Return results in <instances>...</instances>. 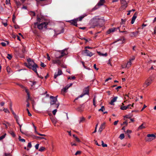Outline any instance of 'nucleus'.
I'll use <instances>...</instances> for the list:
<instances>
[{
	"instance_id": "57",
	"label": "nucleus",
	"mask_w": 156,
	"mask_h": 156,
	"mask_svg": "<svg viewBox=\"0 0 156 156\" xmlns=\"http://www.w3.org/2000/svg\"><path fill=\"white\" fill-rule=\"evenodd\" d=\"M132 132V131L131 130H127L126 131V133L128 134H130Z\"/></svg>"
},
{
	"instance_id": "19",
	"label": "nucleus",
	"mask_w": 156,
	"mask_h": 156,
	"mask_svg": "<svg viewBox=\"0 0 156 156\" xmlns=\"http://www.w3.org/2000/svg\"><path fill=\"white\" fill-rule=\"evenodd\" d=\"M118 98L117 97H114L111 101L110 104L112 105H114V103L116 101L117 99Z\"/></svg>"
},
{
	"instance_id": "44",
	"label": "nucleus",
	"mask_w": 156,
	"mask_h": 156,
	"mask_svg": "<svg viewBox=\"0 0 156 156\" xmlns=\"http://www.w3.org/2000/svg\"><path fill=\"white\" fill-rule=\"evenodd\" d=\"M101 145L103 147H107V145L106 144H104L103 141L102 140L101 141Z\"/></svg>"
},
{
	"instance_id": "1",
	"label": "nucleus",
	"mask_w": 156,
	"mask_h": 156,
	"mask_svg": "<svg viewBox=\"0 0 156 156\" xmlns=\"http://www.w3.org/2000/svg\"><path fill=\"white\" fill-rule=\"evenodd\" d=\"M27 61L28 63H25V66L28 68L32 69L38 75L37 69L39 68L38 66L30 58L27 59Z\"/></svg>"
},
{
	"instance_id": "50",
	"label": "nucleus",
	"mask_w": 156,
	"mask_h": 156,
	"mask_svg": "<svg viewBox=\"0 0 156 156\" xmlns=\"http://www.w3.org/2000/svg\"><path fill=\"white\" fill-rule=\"evenodd\" d=\"M81 151H76V152L75 153V155H77L78 154H81Z\"/></svg>"
},
{
	"instance_id": "5",
	"label": "nucleus",
	"mask_w": 156,
	"mask_h": 156,
	"mask_svg": "<svg viewBox=\"0 0 156 156\" xmlns=\"http://www.w3.org/2000/svg\"><path fill=\"white\" fill-rule=\"evenodd\" d=\"M57 96H56L55 97H54L52 96H51L50 97L51 99V105H53L55 104L57 108H58L59 105V104L58 103H56L57 101Z\"/></svg>"
},
{
	"instance_id": "3",
	"label": "nucleus",
	"mask_w": 156,
	"mask_h": 156,
	"mask_svg": "<svg viewBox=\"0 0 156 156\" xmlns=\"http://www.w3.org/2000/svg\"><path fill=\"white\" fill-rule=\"evenodd\" d=\"M48 24V23L47 22H43L41 23H38V22L34 23L35 28L37 27L38 29L40 30H42L43 28L47 29V26Z\"/></svg>"
},
{
	"instance_id": "62",
	"label": "nucleus",
	"mask_w": 156,
	"mask_h": 156,
	"mask_svg": "<svg viewBox=\"0 0 156 156\" xmlns=\"http://www.w3.org/2000/svg\"><path fill=\"white\" fill-rule=\"evenodd\" d=\"M94 68L96 69L97 70H98V68H97L96 67V64H94Z\"/></svg>"
},
{
	"instance_id": "24",
	"label": "nucleus",
	"mask_w": 156,
	"mask_h": 156,
	"mask_svg": "<svg viewBox=\"0 0 156 156\" xmlns=\"http://www.w3.org/2000/svg\"><path fill=\"white\" fill-rule=\"evenodd\" d=\"M131 64H132L131 62L130 61H129L126 64L125 67H124L123 66H122V68H125V67H127V68H129L131 66Z\"/></svg>"
},
{
	"instance_id": "11",
	"label": "nucleus",
	"mask_w": 156,
	"mask_h": 156,
	"mask_svg": "<svg viewBox=\"0 0 156 156\" xmlns=\"http://www.w3.org/2000/svg\"><path fill=\"white\" fill-rule=\"evenodd\" d=\"M121 2L122 4L121 8L122 9H124L127 7V3L125 0H121Z\"/></svg>"
},
{
	"instance_id": "46",
	"label": "nucleus",
	"mask_w": 156,
	"mask_h": 156,
	"mask_svg": "<svg viewBox=\"0 0 156 156\" xmlns=\"http://www.w3.org/2000/svg\"><path fill=\"white\" fill-rule=\"evenodd\" d=\"M32 147V145L31 142H30L28 143L27 145V147L29 148H31Z\"/></svg>"
},
{
	"instance_id": "18",
	"label": "nucleus",
	"mask_w": 156,
	"mask_h": 156,
	"mask_svg": "<svg viewBox=\"0 0 156 156\" xmlns=\"http://www.w3.org/2000/svg\"><path fill=\"white\" fill-rule=\"evenodd\" d=\"M87 15L86 14H84L79 17L76 18V19L77 20V21H81L83 19V18L87 16Z\"/></svg>"
},
{
	"instance_id": "32",
	"label": "nucleus",
	"mask_w": 156,
	"mask_h": 156,
	"mask_svg": "<svg viewBox=\"0 0 156 156\" xmlns=\"http://www.w3.org/2000/svg\"><path fill=\"white\" fill-rule=\"evenodd\" d=\"M145 127L143 126V124H142L138 128V130L141 129H143L145 128Z\"/></svg>"
},
{
	"instance_id": "35",
	"label": "nucleus",
	"mask_w": 156,
	"mask_h": 156,
	"mask_svg": "<svg viewBox=\"0 0 156 156\" xmlns=\"http://www.w3.org/2000/svg\"><path fill=\"white\" fill-rule=\"evenodd\" d=\"M125 137V136L124 134H121L120 135V136H119V138L121 140H122Z\"/></svg>"
},
{
	"instance_id": "47",
	"label": "nucleus",
	"mask_w": 156,
	"mask_h": 156,
	"mask_svg": "<svg viewBox=\"0 0 156 156\" xmlns=\"http://www.w3.org/2000/svg\"><path fill=\"white\" fill-rule=\"evenodd\" d=\"M75 79H76V77L74 76H72L71 77H69L68 78V80H69V79L75 80Z\"/></svg>"
},
{
	"instance_id": "22",
	"label": "nucleus",
	"mask_w": 156,
	"mask_h": 156,
	"mask_svg": "<svg viewBox=\"0 0 156 156\" xmlns=\"http://www.w3.org/2000/svg\"><path fill=\"white\" fill-rule=\"evenodd\" d=\"M16 84L17 85L19 86L22 88L24 89L25 90V91L26 92V90H27L28 91V92H29V90L26 87H24L23 85H22L21 84H20V83H16Z\"/></svg>"
},
{
	"instance_id": "26",
	"label": "nucleus",
	"mask_w": 156,
	"mask_h": 156,
	"mask_svg": "<svg viewBox=\"0 0 156 156\" xmlns=\"http://www.w3.org/2000/svg\"><path fill=\"white\" fill-rule=\"evenodd\" d=\"M97 53L101 56H106L107 55V53H105V54H102L100 51H97Z\"/></svg>"
},
{
	"instance_id": "52",
	"label": "nucleus",
	"mask_w": 156,
	"mask_h": 156,
	"mask_svg": "<svg viewBox=\"0 0 156 156\" xmlns=\"http://www.w3.org/2000/svg\"><path fill=\"white\" fill-rule=\"evenodd\" d=\"M46 55H47V59H48V60L49 61L51 59V58H50V57L49 56L48 54L47 53Z\"/></svg>"
},
{
	"instance_id": "23",
	"label": "nucleus",
	"mask_w": 156,
	"mask_h": 156,
	"mask_svg": "<svg viewBox=\"0 0 156 156\" xmlns=\"http://www.w3.org/2000/svg\"><path fill=\"white\" fill-rule=\"evenodd\" d=\"M69 87H68V85L66 86L64 88H63L61 91V93H65L67 92V90L69 88Z\"/></svg>"
},
{
	"instance_id": "12",
	"label": "nucleus",
	"mask_w": 156,
	"mask_h": 156,
	"mask_svg": "<svg viewBox=\"0 0 156 156\" xmlns=\"http://www.w3.org/2000/svg\"><path fill=\"white\" fill-rule=\"evenodd\" d=\"M62 70L58 69V73H55L54 76V78L55 79H56L58 76L62 75Z\"/></svg>"
},
{
	"instance_id": "63",
	"label": "nucleus",
	"mask_w": 156,
	"mask_h": 156,
	"mask_svg": "<svg viewBox=\"0 0 156 156\" xmlns=\"http://www.w3.org/2000/svg\"><path fill=\"white\" fill-rule=\"evenodd\" d=\"M19 140L20 141H21L22 142H25V140L23 139H20Z\"/></svg>"
},
{
	"instance_id": "14",
	"label": "nucleus",
	"mask_w": 156,
	"mask_h": 156,
	"mask_svg": "<svg viewBox=\"0 0 156 156\" xmlns=\"http://www.w3.org/2000/svg\"><path fill=\"white\" fill-rule=\"evenodd\" d=\"M66 51V49H65L61 51H59V52H61V55L59 56L58 57L61 58L65 55H67V52H66V53L65 52Z\"/></svg>"
},
{
	"instance_id": "17",
	"label": "nucleus",
	"mask_w": 156,
	"mask_h": 156,
	"mask_svg": "<svg viewBox=\"0 0 156 156\" xmlns=\"http://www.w3.org/2000/svg\"><path fill=\"white\" fill-rule=\"evenodd\" d=\"M105 122H104L100 126L98 130V132H100V133L102 132V131H103L104 129L105 128Z\"/></svg>"
},
{
	"instance_id": "40",
	"label": "nucleus",
	"mask_w": 156,
	"mask_h": 156,
	"mask_svg": "<svg viewBox=\"0 0 156 156\" xmlns=\"http://www.w3.org/2000/svg\"><path fill=\"white\" fill-rule=\"evenodd\" d=\"M41 20L42 19L41 18L39 17L38 16L37 17V22H38H38L40 23V22H41Z\"/></svg>"
},
{
	"instance_id": "41",
	"label": "nucleus",
	"mask_w": 156,
	"mask_h": 156,
	"mask_svg": "<svg viewBox=\"0 0 156 156\" xmlns=\"http://www.w3.org/2000/svg\"><path fill=\"white\" fill-rule=\"evenodd\" d=\"M3 111L5 113H9V112L8 109L7 108H4Z\"/></svg>"
},
{
	"instance_id": "10",
	"label": "nucleus",
	"mask_w": 156,
	"mask_h": 156,
	"mask_svg": "<svg viewBox=\"0 0 156 156\" xmlns=\"http://www.w3.org/2000/svg\"><path fill=\"white\" fill-rule=\"evenodd\" d=\"M26 93L27 94V98L26 101L27 102V107H29V100L30 99V94L29 92H28L27 90H26Z\"/></svg>"
},
{
	"instance_id": "48",
	"label": "nucleus",
	"mask_w": 156,
	"mask_h": 156,
	"mask_svg": "<svg viewBox=\"0 0 156 156\" xmlns=\"http://www.w3.org/2000/svg\"><path fill=\"white\" fill-rule=\"evenodd\" d=\"M41 67L43 68H44L46 66V65H44V63L42 62H41Z\"/></svg>"
},
{
	"instance_id": "6",
	"label": "nucleus",
	"mask_w": 156,
	"mask_h": 156,
	"mask_svg": "<svg viewBox=\"0 0 156 156\" xmlns=\"http://www.w3.org/2000/svg\"><path fill=\"white\" fill-rule=\"evenodd\" d=\"M120 27H118L117 28H113L109 29L107 32V33L108 34H110L111 33L115 31H116L118 29L119 30V32L120 33H124L125 34L128 33V32L126 31H120L119 29Z\"/></svg>"
},
{
	"instance_id": "60",
	"label": "nucleus",
	"mask_w": 156,
	"mask_h": 156,
	"mask_svg": "<svg viewBox=\"0 0 156 156\" xmlns=\"http://www.w3.org/2000/svg\"><path fill=\"white\" fill-rule=\"evenodd\" d=\"M94 141H95V144L97 145H98V146H101V145H100L98 143L97 141L96 140H94Z\"/></svg>"
},
{
	"instance_id": "30",
	"label": "nucleus",
	"mask_w": 156,
	"mask_h": 156,
	"mask_svg": "<svg viewBox=\"0 0 156 156\" xmlns=\"http://www.w3.org/2000/svg\"><path fill=\"white\" fill-rule=\"evenodd\" d=\"M45 148L44 147H40L39 149V151L41 152H42L45 150Z\"/></svg>"
},
{
	"instance_id": "64",
	"label": "nucleus",
	"mask_w": 156,
	"mask_h": 156,
	"mask_svg": "<svg viewBox=\"0 0 156 156\" xmlns=\"http://www.w3.org/2000/svg\"><path fill=\"white\" fill-rule=\"evenodd\" d=\"M10 0H6L5 3L6 4H8L10 3Z\"/></svg>"
},
{
	"instance_id": "20",
	"label": "nucleus",
	"mask_w": 156,
	"mask_h": 156,
	"mask_svg": "<svg viewBox=\"0 0 156 156\" xmlns=\"http://www.w3.org/2000/svg\"><path fill=\"white\" fill-rule=\"evenodd\" d=\"M136 17H137V14H136V13H135L132 18V20H131V23L132 24H133L134 23L135 19L136 18Z\"/></svg>"
},
{
	"instance_id": "55",
	"label": "nucleus",
	"mask_w": 156,
	"mask_h": 156,
	"mask_svg": "<svg viewBox=\"0 0 156 156\" xmlns=\"http://www.w3.org/2000/svg\"><path fill=\"white\" fill-rule=\"evenodd\" d=\"M75 138L76 139V140L78 142H80V139H79V138L77 136H76L75 137Z\"/></svg>"
},
{
	"instance_id": "16",
	"label": "nucleus",
	"mask_w": 156,
	"mask_h": 156,
	"mask_svg": "<svg viewBox=\"0 0 156 156\" xmlns=\"http://www.w3.org/2000/svg\"><path fill=\"white\" fill-rule=\"evenodd\" d=\"M84 52L86 54V55L87 56L91 57L93 55V54L92 52L87 49H85L84 51Z\"/></svg>"
},
{
	"instance_id": "34",
	"label": "nucleus",
	"mask_w": 156,
	"mask_h": 156,
	"mask_svg": "<svg viewBox=\"0 0 156 156\" xmlns=\"http://www.w3.org/2000/svg\"><path fill=\"white\" fill-rule=\"evenodd\" d=\"M51 119L52 122L53 124L55 126V125L57 122L56 121L54 118H52Z\"/></svg>"
},
{
	"instance_id": "45",
	"label": "nucleus",
	"mask_w": 156,
	"mask_h": 156,
	"mask_svg": "<svg viewBox=\"0 0 156 156\" xmlns=\"http://www.w3.org/2000/svg\"><path fill=\"white\" fill-rule=\"evenodd\" d=\"M30 14L31 16H35V13L33 11H31L30 12Z\"/></svg>"
},
{
	"instance_id": "4",
	"label": "nucleus",
	"mask_w": 156,
	"mask_h": 156,
	"mask_svg": "<svg viewBox=\"0 0 156 156\" xmlns=\"http://www.w3.org/2000/svg\"><path fill=\"white\" fill-rule=\"evenodd\" d=\"M60 58L57 56L55 59H52V63L53 64H56L58 66H61L63 67V65L62 64V60L59 59Z\"/></svg>"
},
{
	"instance_id": "31",
	"label": "nucleus",
	"mask_w": 156,
	"mask_h": 156,
	"mask_svg": "<svg viewBox=\"0 0 156 156\" xmlns=\"http://www.w3.org/2000/svg\"><path fill=\"white\" fill-rule=\"evenodd\" d=\"M96 96H94L93 99V104L94 106L95 107H96V104H95V101L96 99Z\"/></svg>"
},
{
	"instance_id": "2",
	"label": "nucleus",
	"mask_w": 156,
	"mask_h": 156,
	"mask_svg": "<svg viewBox=\"0 0 156 156\" xmlns=\"http://www.w3.org/2000/svg\"><path fill=\"white\" fill-rule=\"evenodd\" d=\"M102 22L103 21L102 19L94 18L90 20V28H94L95 27L100 25Z\"/></svg>"
},
{
	"instance_id": "42",
	"label": "nucleus",
	"mask_w": 156,
	"mask_h": 156,
	"mask_svg": "<svg viewBox=\"0 0 156 156\" xmlns=\"http://www.w3.org/2000/svg\"><path fill=\"white\" fill-rule=\"evenodd\" d=\"M6 134L5 133L3 135H2V136H0V140H2L4 138H5L6 136Z\"/></svg>"
},
{
	"instance_id": "28",
	"label": "nucleus",
	"mask_w": 156,
	"mask_h": 156,
	"mask_svg": "<svg viewBox=\"0 0 156 156\" xmlns=\"http://www.w3.org/2000/svg\"><path fill=\"white\" fill-rule=\"evenodd\" d=\"M10 109L12 112V114L14 115H16V114L13 111V109H12V104L11 103L10 104Z\"/></svg>"
},
{
	"instance_id": "36",
	"label": "nucleus",
	"mask_w": 156,
	"mask_h": 156,
	"mask_svg": "<svg viewBox=\"0 0 156 156\" xmlns=\"http://www.w3.org/2000/svg\"><path fill=\"white\" fill-rule=\"evenodd\" d=\"M105 110V108L104 106H102L101 108L98 110V111L103 112Z\"/></svg>"
},
{
	"instance_id": "13",
	"label": "nucleus",
	"mask_w": 156,
	"mask_h": 156,
	"mask_svg": "<svg viewBox=\"0 0 156 156\" xmlns=\"http://www.w3.org/2000/svg\"><path fill=\"white\" fill-rule=\"evenodd\" d=\"M152 81L151 78V77H149L146 81L144 84L147 87L151 83Z\"/></svg>"
},
{
	"instance_id": "61",
	"label": "nucleus",
	"mask_w": 156,
	"mask_h": 156,
	"mask_svg": "<svg viewBox=\"0 0 156 156\" xmlns=\"http://www.w3.org/2000/svg\"><path fill=\"white\" fill-rule=\"evenodd\" d=\"M16 4L17 6L20 5H21L20 3L19 2H16Z\"/></svg>"
},
{
	"instance_id": "33",
	"label": "nucleus",
	"mask_w": 156,
	"mask_h": 156,
	"mask_svg": "<svg viewBox=\"0 0 156 156\" xmlns=\"http://www.w3.org/2000/svg\"><path fill=\"white\" fill-rule=\"evenodd\" d=\"M85 120V119L83 117L80 118V120L79 121V123H80L81 122H83Z\"/></svg>"
},
{
	"instance_id": "9",
	"label": "nucleus",
	"mask_w": 156,
	"mask_h": 156,
	"mask_svg": "<svg viewBox=\"0 0 156 156\" xmlns=\"http://www.w3.org/2000/svg\"><path fill=\"white\" fill-rule=\"evenodd\" d=\"M70 23L71 24L74 26L76 27H77V22H78L76 18L67 21Z\"/></svg>"
},
{
	"instance_id": "21",
	"label": "nucleus",
	"mask_w": 156,
	"mask_h": 156,
	"mask_svg": "<svg viewBox=\"0 0 156 156\" xmlns=\"http://www.w3.org/2000/svg\"><path fill=\"white\" fill-rule=\"evenodd\" d=\"M138 31H136V32H131V34L130 35L131 37H136L138 35Z\"/></svg>"
},
{
	"instance_id": "25",
	"label": "nucleus",
	"mask_w": 156,
	"mask_h": 156,
	"mask_svg": "<svg viewBox=\"0 0 156 156\" xmlns=\"http://www.w3.org/2000/svg\"><path fill=\"white\" fill-rule=\"evenodd\" d=\"M83 105H81L77 108V110L80 112L82 111L83 110Z\"/></svg>"
},
{
	"instance_id": "37",
	"label": "nucleus",
	"mask_w": 156,
	"mask_h": 156,
	"mask_svg": "<svg viewBox=\"0 0 156 156\" xmlns=\"http://www.w3.org/2000/svg\"><path fill=\"white\" fill-rule=\"evenodd\" d=\"M30 82L32 83V84L31 85V86L33 87L32 88H34L33 86L36 84L37 82L36 81L32 82V81H30Z\"/></svg>"
},
{
	"instance_id": "27",
	"label": "nucleus",
	"mask_w": 156,
	"mask_h": 156,
	"mask_svg": "<svg viewBox=\"0 0 156 156\" xmlns=\"http://www.w3.org/2000/svg\"><path fill=\"white\" fill-rule=\"evenodd\" d=\"M14 117L15 119H16V122L18 124H19V117L17 116L16 115H14Z\"/></svg>"
},
{
	"instance_id": "49",
	"label": "nucleus",
	"mask_w": 156,
	"mask_h": 156,
	"mask_svg": "<svg viewBox=\"0 0 156 156\" xmlns=\"http://www.w3.org/2000/svg\"><path fill=\"white\" fill-rule=\"evenodd\" d=\"M27 111V112H28V115L29 116H31L32 115L30 113V112L29 111V109H28V108H27V109H26Z\"/></svg>"
},
{
	"instance_id": "59",
	"label": "nucleus",
	"mask_w": 156,
	"mask_h": 156,
	"mask_svg": "<svg viewBox=\"0 0 156 156\" xmlns=\"http://www.w3.org/2000/svg\"><path fill=\"white\" fill-rule=\"evenodd\" d=\"M119 122L118 120L115 121L114 123V124L115 125H116Z\"/></svg>"
},
{
	"instance_id": "51",
	"label": "nucleus",
	"mask_w": 156,
	"mask_h": 156,
	"mask_svg": "<svg viewBox=\"0 0 156 156\" xmlns=\"http://www.w3.org/2000/svg\"><path fill=\"white\" fill-rule=\"evenodd\" d=\"M57 111V110L56 109H55L53 111L52 113L53 115H55L56 113V112Z\"/></svg>"
},
{
	"instance_id": "15",
	"label": "nucleus",
	"mask_w": 156,
	"mask_h": 156,
	"mask_svg": "<svg viewBox=\"0 0 156 156\" xmlns=\"http://www.w3.org/2000/svg\"><path fill=\"white\" fill-rule=\"evenodd\" d=\"M89 86H88L84 88L83 91V93H84L85 95L89 94Z\"/></svg>"
},
{
	"instance_id": "7",
	"label": "nucleus",
	"mask_w": 156,
	"mask_h": 156,
	"mask_svg": "<svg viewBox=\"0 0 156 156\" xmlns=\"http://www.w3.org/2000/svg\"><path fill=\"white\" fill-rule=\"evenodd\" d=\"M105 3V0H100L99 2L96 5L92 10V11H93L98 9L100 6H102Z\"/></svg>"
},
{
	"instance_id": "54",
	"label": "nucleus",
	"mask_w": 156,
	"mask_h": 156,
	"mask_svg": "<svg viewBox=\"0 0 156 156\" xmlns=\"http://www.w3.org/2000/svg\"><path fill=\"white\" fill-rule=\"evenodd\" d=\"M39 146V144H36L35 146V148L36 149H38Z\"/></svg>"
},
{
	"instance_id": "43",
	"label": "nucleus",
	"mask_w": 156,
	"mask_h": 156,
	"mask_svg": "<svg viewBox=\"0 0 156 156\" xmlns=\"http://www.w3.org/2000/svg\"><path fill=\"white\" fill-rule=\"evenodd\" d=\"M6 134L5 133L3 135H2V136H0V140H2L4 138H5L6 136Z\"/></svg>"
},
{
	"instance_id": "8",
	"label": "nucleus",
	"mask_w": 156,
	"mask_h": 156,
	"mask_svg": "<svg viewBox=\"0 0 156 156\" xmlns=\"http://www.w3.org/2000/svg\"><path fill=\"white\" fill-rule=\"evenodd\" d=\"M155 136L154 134H148L147 135V137L145 138L146 141L150 142L155 139Z\"/></svg>"
},
{
	"instance_id": "38",
	"label": "nucleus",
	"mask_w": 156,
	"mask_h": 156,
	"mask_svg": "<svg viewBox=\"0 0 156 156\" xmlns=\"http://www.w3.org/2000/svg\"><path fill=\"white\" fill-rule=\"evenodd\" d=\"M7 58L11 60V59L12 58V56L11 55H10L9 54H7Z\"/></svg>"
},
{
	"instance_id": "29",
	"label": "nucleus",
	"mask_w": 156,
	"mask_h": 156,
	"mask_svg": "<svg viewBox=\"0 0 156 156\" xmlns=\"http://www.w3.org/2000/svg\"><path fill=\"white\" fill-rule=\"evenodd\" d=\"M9 133L13 137H15L16 135L13 131H10L9 132Z\"/></svg>"
},
{
	"instance_id": "58",
	"label": "nucleus",
	"mask_w": 156,
	"mask_h": 156,
	"mask_svg": "<svg viewBox=\"0 0 156 156\" xmlns=\"http://www.w3.org/2000/svg\"><path fill=\"white\" fill-rule=\"evenodd\" d=\"M121 20H122V23H123L125 22L126 21V19H122Z\"/></svg>"
},
{
	"instance_id": "39",
	"label": "nucleus",
	"mask_w": 156,
	"mask_h": 156,
	"mask_svg": "<svg viewBox=\"0 0 156 156\" xmlns=\"http://www.w3.org/2000/svg\"><path fill=\"white\" fill-rule=\"evenodd\" d=\"M120 109L122 110H125L127 109V107L126 106H122L120 108Z\"/></svg>"
},
{
	"instance_id": "56",
	"label": "nucleus",
	"mask_w": 156,
	"mask_h": 156,
	"mask_svg": "<svg viewBox=\"0 0 156 156\" xmlns=\"http://www.w3.org/2000/svg\"><path fill=\"white\" fill-rule=\"evenodd\" d=\"M85 95V94L84 93H82V94H81L80 96H79V98H82L84 95Z\"/></svg>"
},
{
	"instance_id": "53",
	"label": "nucleus",
	"mask_w": 156,
	"mask_h": 156,
	"mask_svg": "<svg viewBox=\"0 0 156 156\" xmlns=\"http://www.w3.org/2000/svg\"><path fill=\"white\" fill-rule=\"evenodd\" d=\"M1 44L2 46H5L6 45V44L5 42H2L1 43Z\"/></svg>"
}]
</instances>
